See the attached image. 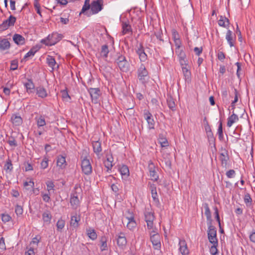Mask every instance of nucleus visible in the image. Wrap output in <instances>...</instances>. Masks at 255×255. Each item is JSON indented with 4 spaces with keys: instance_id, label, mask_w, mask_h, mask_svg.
I'll return each instance as SVG.
<instances>
[{
    "instance_id": "29",
    "label": "nucleus",
    "mask_w": 255,
    "mask_h": 255,
    "mask_svg": "<svg viewBox=\"0 0 255 255\" xmlns=\"http://www.w3.org/2000/svg\"><path fill=\"white\" fill-rule=\"evenodd\" d=\"M24 86L28 93L30 94L34 92L35 86L31 80H28V82L24 84Z\"/></svg>"
},
{
    "instance_id": "20",
    "label": "nucleus",
    "mask_w": 255,
    "mask_h": 255,
    "mask_svg": "<svg viewBox=\"0 0 255 255\" xmlns=\"http://www.w3.org/2000/svg\"><path fill=\"white\" fill-rule=\"evenodd\" d=\"M122 33L123 35H125L127 34H132V29L131 26L128 23L126 22H123L122 23Z\"/></svg>"
},
{
    "instance_id": "6",
    "label": "nucleus",
    "mask_w": 255,
    "mask_h": 255,
    "mask_svg": "<svg viewBox=\"0 0 255 255\" xmlns=\"http://www.w3.org/2000/svg\"><path fill=\"white\" fill-rule=\"evenodd\" d=\"M103 0H96L92 1L91 5V10L92 14H96L102 9Z\"/></svg>"
},
{
    "instance_id": "52",
    "label": "nucleus",
    "mask_w": 255,
    "mask_h": 255,
    "mask_svg": "<svg viewBox=\"0 0 255 255\" xmlns=\"http://www.w3.org/2000/svg\"><path fill=\"white\" fill-rule=\"evenodd\" d=\"M218 244H213V246H212L210 248V251L211 254L212 255H216L218 253V250L217 249V246Z\"/></svg>"
},
{
    "instance_id": "8",
    "label": "nucleus",
    "mask_w": 255,
    "mask_h": 255,
    "mask_svg": "<svg viewBox=\"0 0 255 255\" xmlns=\"http://www.w3.org/2000/svg\"><path fill=\"white\" fill-rule=\"evenodd\" d=\"M136 52L141 61L144 62L146 60L147 56L144 52V47L141 43H139L137 46Z\"/></svg>"
},
{
    "instance_id": "61",
    "label": "nucleus",
    "mask_w": 255,
    "mask_h": 255,
    "mask_svg": "<svg viewBox=\"0 0 255 255\" xmlns=\"http://www.w3.org/2000/svg\"><path fill=\"white\" fill-rule=\"evenodd\" d=\"M203 48L202 47H196L194 48V51L195 52L196 55L197 56H199L202 52Z\"/></svg>"
},
{
    "instance_id": "17",
    "label": "nucleus",
    "mask_w": 255,
    "mask_h": 255,
    "mask_svg": "<svg viewBox=\"0 0 255 255\" xmlns=\"http://www.w3.org/2000/svg\"><path fill=\"white\" fill-rule=\"evenodd\" d=\"M126 219L128 221L127 227L130 230H132L136 227V223L133 216L126 217Z\"/></svg>"
},
{
    "instance_id": "5",
    "label": "nucleus",
    "mask_w": 255,
    "mask_h": 255,
    "mask_svg": "<svg viewBox=\"0 0 255 255\" xmlns=\"http://www.w3.org/2000/svg\"><path fill=\"white\" fill-rule=\"evenodd\" d=\"M81 168L83 173L89 175L92 172V167L89 159L85 157L81 161Z\"/></svg>"
},
{
    "instance_id": "47",
    "label": "nucleus",
    "mask_w": 255,
    "mask_h": 255,
    "mask_svg": "<svg viewBox=\"0 0 255 255\" xmlns=\"http://www.w3.org/2000/svg\"><path fill=\"white\" fill-rule=\"evenodd\" d=\"M48 166V159L45 157L40 163V167L42 169H46Z\"/></svg>"
},
{
    "instance_id": "53",
    "label": "nucleus",
    "mask_w": 255,
    "mask_h": 255,
    "mask_svg": "<svg viewBox=\"0 0 255 255\" xmlns=\"http://www.w3.org/2000/svg\"><path fill=\"white\" fill-rule=\"evenodd\" d=\"M252 199L249 193H247L244 197V201L247 206H248L249 204H251Z\"/></svg>"
},
{
    "instance_id": "25",
    "label": "nucleus",
    "mask_w": 255,
    "mask_h": 255,
    "mask_svg": "<svg viewBox=\"0 0 255 255\" xmlns=\"http://www.w3.org/2000/svg\"><path fill=\"white\" fill-rule=\"evenodd\" d=\"M57 165L61 169H64L66 166V162L65 157L60 155L57 157Z\"/></svg>"
},
{
    "instance_id": "38",
    "label": "nucleus",
    "mask_w": 255,
    "mask_h": 255,
    "mask_svg": "<svg viewBox=\"0 0 255 255\" xmlns=\"http://www.w3.org/2000/svg\"><path fill=\"white\" fill-rule=\"evenodd\" d=\"M158 140L162 147H166L168 146L167 139L162 135H159Z\"/></svg>"
},
{
    "instance_id": "46",
    "label": "nucleus",
    "mask_w": 255,
    "mask_h": 255,
    "mask_svg": "<svg viewBox=\"0 0 255 255\" xmlns=\"http://www.w3.org/2000/svg\"><path fill=\"white\" fill-rule=\"evenodd\" d=\"M182 72L185 77V80L189 79L190 77V72L186 67L182 66Z\"/></svg>"
},
{
    "instance_id": "13",
    "label": "nucleus",
    "mask_w": 255,
    "mask_h": 255,
    "mask_svg": "<svg viewBox=\"0 0 255 255\" xmlns=\"http://www.w3.org/2000/svg\"><path fill=\"white\" fill-rule=\"evenodd\" d=\"M144 115V118L148 123V128L149 129H153L154 126V121L152 118V115L148 112L145 113Z\"/></svg>"
},
{
    "instance_id": "11",
    "label": "nucleus",
    "mask_w": 255,
    "mask_h": 255,
    "mask_svg": "<svg viewBox=\"0 0 255 255\" xmlns=\"http://www.w3.org/2000/svg\"><path fill=\"white\" fill-rule=\"evenodd\" d=\"M16 21V18L13 15H10L9 18L4 20L1 24V27L5 29H7L10 26H13Z\"/></svg>"
},
{
    "instance_id": "43",
    "label": "nucleus",
    "mask_w": 255,
    "mask_h": 255,
    "mask_svg": "<svg viewBox=\"0 0 255 255\" xmlns=\"http://www.w3.org/2000/svg\"><path fill=\"white\" fill-rule=\"evenodd\" d=\"M65 224V221L61 218L59 219L56 224L57 230L61 231L64 227Z\"/></svg>"
},
{
    "instance_id": "36",
    "label": "nucleus",
    "mask_w": 255,
    "mask_h": 255,
    "mask_svg": "<svg viewBox=\"0 0 255 255\" xmlns=\"http://www.w3.org/2000/svg\"><path fill=\"white\" fill-rule=\"evenodd\" d=\"M151 193L152 197L154 201H158L157 198V194L156 192V188L155 185L153 184L150 186Z\"/></svg>"
},
{
    "instance_id": "58",
    "label": "nucleus",
    "mask_w": 255,
    "mask_h": 255,
    "mask_svg": "<svg viewBox=\"0 0 255 255\" xmlns=\"http://www.w3.org/2000/svg\"><path fill=\"white\" fill-rule=\"evenodd\" d=\"M0 249L2 250H5L6 249V247L4 242V239L3 237H1L0 239Z\"/></svg>"
},
{
    "instance_id": "54",
    "label": "nucleus",
    "mask_w": 255,
    "mask_h": 255,
    "mask_svg": "<svg viewBox=\"0 0 255 255\" xmlns=\"http://www.w3.org/2000/svg\"><path fill=\"white\" fill-rule=\"evenodd\" d=\"M15 212L17 216L22 215L23 213V209L22 207L19 205H17L15 207Z\"/></svg>"
},
{
    "instance_id": "3",
    "label": "nucleus",
    "mask_w": 255,
    "mask_h": 255,
    "mask_svg": "<svg viewBox=\"0 0 255 255\" xmlns=\"http://www.w3.org/2000/svg\"><path fill=\"white\" fill-rule=\"evenodd\" d=\"M208 237L209 242L212 244H218L217 238V231L214 226L212 225L211 223L208 226Z\"/></svg>"
},
{
    "instance_id": "21",
    "label": "nucleus",
    "mask_w": 255,
    "mask_h": 255,
    "mask_svg": "<svg viewBox=\"0 0 255 255\" xmlns=\"http://www.w3.org/2000/svg\"><path fill=\"white\" fill-rule=\"evenodd\" d=\"M10 46V42L7 39H3L0 40V50H8Z\"/></svg>"
},
{
    "instance_id": "44",
    "label": "nucleus",
    "mask_w": 255,
    "mask_h": 255,
    "mask_svg": "<svg viewBox=\"0 0 255 255\" xmlns=\"http://www.w3.org/2000/svg\"><path fill=\"white\" fill-rule=\"evenodd\" d=\"M90 0H85L84 4L82 8L80 14L84 13L86 11L89 9L90 8Z\"/></svg>"
},
{
    "instance_id": "32",
    "label": "nucleus",
    "mask_w": 255,
    "mask_h": 255,
    "mask_svg": "<svg viewBox=\"0 0 255 255\" xmlns=\"http://www.w3.org/2000/svg\"><path fill=\"white\" fill-rule=\"evenodd\" d=\"M229 20L225 16H221L218 21V24L222 27H226L229 24Z\"/></svg>"
},
{
    "instance_id": "24",
    "label": "nucleus",
    "mask_w": 255,
    "mask_h": 255,
    "mask_svg": "<svg viewBox=\"0 0 255 255\" xmlns=\"http://www.w3.org/2000/svg\"><path fill=\"white\" fill-rule=\"evenodd\" d=\"M92 146L94 152L99 155L102 151L101 143L99 141H95L92 142Z\"/></svg>"
},
{
    "instance_id": "63",
    "label": "nucleus",
    "mask_w": 255,
    "mask_h": 255,
    "mask_svg": "<svg viewBox=\"0 0 255 255\" xmlns=\"http://www.w3.org/2000/svg\"><path fill=\"white\" fill-rule=\"evenodd\" d=\"M50 194H42V199L45 202H49L50 200V197L49 196Z\"/></svg>"
},
{
    "instance_id": "22",
    "label": "nucleus",
    "mask_w": 255,
    "mask_h": 255,
    "mask_svg": "<svg viewBox=\"0 0 255 255\" xmlns=\"http://www.w3.org/2000/svg\"><path fill=\"white\" fill-rule=\"evenodd\" d=\"M14 42L17 45H23L25 43V38L21 35L15 34L13 36Z\"/></svg>"
},
{
    "instance_id": "16",
    "label": "nucleus",
    "mask_w": 255,
    "mask_h": 255,
    "mask_svg": "<svg viewBox=\"0 0 255 255\" xmlns=\"http://www.w3.org/2000/svg\"><path fill=\"white\" fill-rule=\"evenodd\" d=\"M120 172L122 176V178L123 179H126L129 176V172L128 167L127 165H123L119 168Z\"/></svg>"
},
{
    "instance_id": "9",
    "label": "nucleus",
    "mask_w": 255,
    "mask_h": 255,
    "mask_svg": "<svg viewBox=\"0 0 255 255\" xmlns=\"http://www.w3.org/2000/svg\"><path fill=\"white\" fill-rule=\"evenodd\" d=\"M80 215L75 212L71 214L70 225L75 228L79 226V222L80 221Z\"/></svg>"
},
{
    "instance_id": "2",
    "label": "nucleus",
    "mask_w": 255,
    "mask_h": 255,
    "mask_svg": "<svg viewBox=\"0 0 255 255\" xmlns=\"http://www.w3.org/2000/svg\"><path fill=\"white\" fill-rule=\"evenodd\" d=\"M150 241L155 250H160L161 248L160 236L156 231H153V233H150Z\"/></svg>"
},
{
    "instance_id": "62",
    "label": "nucleus",
    "mask_w": 255,
    "mask_h": 255,
    "mask_svg": "<svg viewBox=\"0 0 255 255\" xmlns=\"http://www.w3.org/2000/svg\"><path fill=\"white\" fill-rule=\"evenodd\" d=\"M34 7L36 11V12L38 14H39L41 16H42L41 13V11H40V6L39 4L37 2H34Z\"/></svg>"
},
{
    "instance_id": "51",
    "label": "nucleus",
    "mask_w": 255,
    "mask_h": 255,
    "mask_svg": "<svg viewBox=\"0 0 255 255\" xmlns=\"http://www.w3.org/2000/svg\"><path fill=\"white\" fill-rule=\"evenodd\" d=\"M146 223L147 229L151 231L150 233H152L153 231H157V229L153 227V221H148V222H146Z\"/></svg>"
},
{
    "instance_id": "23",
    "label": "nucleus",
    "mask_w": 255,
    "mask_h": 255,
    "mask_svg": "<svg viewBox=\"0 0 255 255\" xmlns=\"http://www.w3.org/2000/svg\"><path fill=\"white\" fill-rule=\"evenodd\" d=\"M36 93L39 97L44 98L47 96L46 89L43 87H38L36 88Z\"/></svg>"
},
{
    "instance_id": "57",
    "label": "nucleus",
    "mask_w": 255,
    "mask_h": 255,
    "mask_svg": "<svg viewBox=\"0 0 255 255\" xmlns=\"http://www.w3.org/2000/svg\"><path fill=\"white\" fill-rule=\"evenodd\" d=\"M11 219V217L8 214H2L1 220L3 222H7Z\"/></svg>"
},
{
    "instance_id": "60",
    "label": "nucleus",
    "mask_w": 255,
    "mask_h": 255,
    "mask_svg": "<svg viewBox=\"0 0 255 255\" xmlns=\"http://www.w3.org/2000/svg\"><path fill=\"white\" fill-rule=\"evenodd\" d=\"M24 164L25 166V170L26 171H31L33 170L32 165L30 163L28 162H25Z\"/></svg>"
},
{
    "instance_id": "30",
    "label": "nucleus",
    "mask_w": 255,
    "mask_h": 255,
    "mask_svg": "<svg viewBox=\"0 0 255 255\" xmlns=\"http://www.w3.org/2000/svg\"><path fill=\"white\" fill-rule=\"evenodd\" d=\"M109 53V47L107 44L102 46L100 51L101 56L106 59L108 57Z\"/></svg>"
},
{
    "instance_id": "35",
    "label": "nucleus",
    "mask_w": 255,
    "mask_h": 255,
    "mask_svg": "<svg viewBox=\"0 0 255 255\" xmlns=\"http://www.w3.org/2000/svg\"><path fill=\"white\" fill-rule=\"evenodd\" d=\"M87 235L89 237V238L92 240H95L97 238V235L94 229H87Z\"/></svg>"
},
{
    "instance_id": "14",
    "label": "nucleus",
    "mask_w": 255,
    "mask_h": 255,
    "mask_svg": "<svg viewBox=\"0 0 255 255\" xmlns=\"http://www.w3.org/2000/svg\"><path fill=\"white\" fill-rule=\"evenodd\" d=\"M179 251L182 255H187L189 254L187 245L185 240H180L179 242Z\"/></svg>"
},
{
    "instance_id": "28",
    "label": "nucleus",
    "mask_w": 255,
    "mask_h": 255,
    "mask_svg": "<svg viewBox=\"0 0 255 255\" xmlns=\"http://www.w3.org/2000/svg\"><path fill=\"white\" fill-rule=\"evenodd\" d=\"M70 203L75 208H76L79 204V200L77 195V192L73 194L70 199Z\"/></svg>"
},
{
    "instance_id": "33",
    "label": "nucleus",
    "mask_w": 255,
    "mask_h": 255,
    "mask_svg": "<svg viewBox=\"0 0 255 255\" xmlns=\"http://www.w3.org/2000/svg\"><path fill=\"white\" fill-rule=\"evenodd\" d=\"M167 105L170 109L174 111L175 110V104L173 98L171 96L168 97L167 99Z\"/></svg>"
},
{
    "instance_id": "4",
    "label": "nucleus",
    "mask_w": 255,
    "mask_h": 255,
    "mask_svg": "<svg viewBox=\"0 0 255 255\" xmlns=\"http://www.w3.org/2000/svg\"><path fill=\"white\" fill-rule=\"evenodd\" d=\"M116 62L120 69L123 72H127L129 69V63L123 55H120L116 59Z\"/></svg>"
},
{
    "instance_id": "41",
    "label": "nucleus",
    "mask_w": 255,
    "mask_h": 255,
    "mask_svg": "<svg viewBox=\"0 0 255 255\" xmlns=\"http://www.w3.org/2000/svg\"><path fill=\"white\" fill-rule=\"evenodd\" d=\"M4 168L6 171H11L12 170L13 166H12V164L11 163V161L10 159L8 158L6 160V163L4 164Z\"/></svg>"
},
{
    "instance_id": "15",
    "label": "nucleus",
    "mask_w": 255,
    "mask_h": 255,
    "mask_svg": "<svg viewBox=\"0 0 255 255\" xmlns=\"http://www.w3.org/2000/svg\"><path fill=\"white\" fill-rule=\"evenodd\" d=\"M176 52L178 53V56L180 64L182 66H186L187 63H186V56L185 52L182 50L180 49L178 50V51H176Z\"/></svg>"
},
{
    "instance_id": "48",
    "label": "nucleus",
    "mask_w": 255,
    "mask_h": 255,
    "mask_svg": "<svg viewBox=\"0 0 255 255\" xmlns=\"http://www.w3.org/2000/svg\"><path fill=\"white\" fill-rule=\"evenodd\" d=\"M23 185H24V187L27 190H29L33 187L34 183L33 181L30 180L29 181L24 182Z\"/></svg>"
},
{
    "instance_id": "50",
    "label": "nucleus",
    "mask_w": 255,
    "mask_h": 255,
    "mask_svg": "<svg viewBox=\"0 0 255 255\" xmlns=\"http://www.w3.org/2000/svg\"><path fill=\"white\" fill-rule=\"evenodd\" d=\"M37 124L38 127H43L46 125L45 121L42 116L37 120Z\"/></svg>"
},
{
    "instance_id": "18",
    "label": "nucleus",
    "mask_w": 255,
    "mask_h": 255,
    "mask_svg": "<svg viewBox=\"0 0 255 255\" xmlns=\"http://www.w3.org/2000/svg\"><path fill=\"white\" fill-rule=\"evenodd\" d=\"M220 160L221 162L222 165L223 167H226L227 165V161L229 160V157L227 151H225L224 152L220 153Z\"/></svg>"
},
{
    "instance_id": "45",
    "label": "nucleus",
    "mask_w": 255,
    "mask_h": 255,
    "mask_svg": "<svg viewBox=\"0 0 255 255\" xmlns=\"http://www.w3.org/2000/svg\"><path fill=\"white\" fill-rule=\"evenodd\" d=\"M46 184L47 186V190L48 191L49 194H50V191L51 190H54V188L55 187L54 182L52 181H48L46 182Z\"/></svg>"
},
{
    "instance_id": "56",
    "label": "nucleus",
    "mask_w": 255,
    "mask_h": 255,
    "mask_svg": "<svg viewBox=\"0 0 255 255\" xmlns=\"http://www.w3.org/2000/svg\"><path fill=\"white\" fill-rule=\"evenodd\" d=\"M17 61L15 60L11 61L10 64V69L12 70H15L17 69Z\"/></svg>"
},
{
    "instance_id": "34",
    "label": "nucleus",
    "mask_w": 255,
    "mask_h": 255,
    "mask_svg": "<svg viewBox=\"0 0 255 255\" xmlns=\"http://www.w3.org/2000/svg\"><path fill=\"white\" fill-rule=\"evenodd\" d=\"M204 207L205 208V215L207 217V219L208 221H210V223H211V212L210 211V208L208 206V204L207 203H205L204 204Z\"/></svg>"
},
{
    "instance_id": "27",
    "label": "nucleus",
    "mask_w": 255,
    "mask_h": 255,
    "mask_svg": "<svg viewBox=\"0 0 255 255\" xmlns=\"http://www.w3.org/2000/svg\"><path fill=\"white\" fill-rule=\"evenodd\" d=\"M52 219V215L49 211H46L42 214V219L44 223L49 224Z\"/></svg>"
},
{
    "instance_id": "55",
    "label": "nucleus",
    "mask_w": 255,
    "mask_h": 255,
    "mask_svg": "<svg viewBox=\"0 0 255 255\" xmlns=\"http://www.w3.org/2000/svg\"><path fill=\"white\" fill-rule=\"evenodd\" d=\"M154 35L156 37L157 39H158L161 41H163V40L162 38V33L161 29H159L158 31L155 32Z\"/></svg>"
},
{
    "instance_id": "10",
    "label": "nucleus",
    "mask_w": 255,
    "mask_h": 255,
    "mask_svg": "<svg viewBox=\"0 0 255 255\" xmlns=\"http://www.w3.org/2000/svg\"><path fill=\"white\" fill-rule=\"evenodd\" d=\"M88 91L91 97L92 101L97 103L100 94V90L99 88H90Z\"/></svg>"
},
{
    "instance_id": "12",
    "label": "nucleus",
    "mask_w": 255,
    "mask_h": 255,
    "mask_svg": "<svg viewBox=\"0 0 255 255\" xmlns=\"http://www.w3.org/2000/svg\"><path fill=\"white\" fill-rule=\"evenodd\" d=\"M117 244L118 246L121 248L124 249L127 245V239L123 233H120L117 238Z\"/></svg>"
},
{
    "instance_id": "7",
    "label": "nucleus",
    "mask_w": 255,
    "mask_h": 255,
    "mask_svg": "<svg viewBox=\"0 0 255 255\" xmlns=\"http://www.w3.org/2000/svg\"><path fill=\"white\" fill-rule=\"evenodd\" d=\"M148 169L151 179L153 181H157L158 176L155 171V165L151 161L148 163Z\"/></svg>"
},
{
    "instance_id": "59",
    "label": "nucleus",
    "mask_w": 255,
    "mask_h": 255,
    "mask_svg": "<svg viewBox=\"0 0 255 255\" xmlns=\"http://www.w3.org/2000/svg\"><path fill=\"white\" fill-rule=\"evenodd\" d=\"M172 35L174 40L180 39L178 33L177 32L176 30L173 29L172 30Z\"/></svg>"
},
{
    "instance_id": "37",
    "label": "nucleus",
    "mask_w": 255,
    "mask_h": 255,
    "mask_svg": "<svg viewBox=\"0 0 255 255\" xmlns=\"http://www.w3.org/2000/svg\"><path fill=\"white\" fill-rule=\"evenodd\" d=\"M47 63L49 67H51L52 69H54V66L56 64L55 59L51 56L48 55L46 58Z\"/></svg>"
},
{
    "instance_id": "40",
    "label": "nucleus",
    "mask_w": 255,
    "mask_h": 255,
    "mask_svg": "<svg viewBox=\"0 0 255 255\" xmlns=\"http://www.w3.org/2000/svg\"><path fill=\"white\" fill-rule=\"evenodd\" d=\"M11 121L13 124H14L16 126H18L22 123V120L20 117L13 115L11 117Z\"/></svg>"
},
{
    "instance_id": "42",
    "label": "nucleus",
    "mask_w": 255,
    "mask_h": 255,
    "mask_svg": "<svg viewBox=\"0 0 255 255\" xmlns=\"http://www.w3.org/2000/svg\"><path fill=\"white\" fill-rule=\"evenodd\" d=\"M37 49L35 47H32L24 56L23 59L25 60L27 58L33 56L37 52Z\"/></svg>"
},
{
    "instance_id": "26",
    "label": "nucleus",
    "mask_w": 255,
    "mask_h": 255,
    "mask_svg": "<svg viewBox=\"0 0 255 255\" xmlns=\"http://www.w3.org/2000/svg\"><path fill=\"white\" fill-rule=\"evenodd\" d=\"M113 158L112 156H107L106 160L104 161V165L107 168V171L111 170L112 167L113 166Z\"/></svg>"
},
{
    "instance_id": "1",
    "label": "nucleus",
    "mask_w": 255,
    "mask_h": 255,
    "mask_svg": "<svg viewBox=\"0 0 255 255\" xmlns=\"http://www.w3.org/2000/svg\"><path fill=\"white\" fill-rule=\"evenodd\" d=\"M137 77L142 84L145 83L148 79V72L143 64H141L138 69Z\"/></svg>"
},
{
    "instance_id": "49",
    "label": "nucleus",
    "mask_w": 255,
    "mask_h": 255,
    "mask_svg": "<svg viewBox=\"0 0 255 255\" xmlns=\"http://www.w3.org/2000/svg\"><path fill=\"white\" fill-rule=\"evenodd\" d=\"M101 251H104L107 250V241L105 238H102L101 239Z\"/></svg>"
},
{
    "instance_id": "31",
    "label": "nucleus",
    "mask_w": 255,
    "mask_h": 255,
    "mask_svg": "<svg viewBox=\"0 0 255 255\" xmlns=\"http://www.w3.org/2000/svg\"><path fill=\"white\" fill-rule=\"evenodd\" d=\"M226 39H227L231 47L234 46V39L232 36V32L230 30L227 31L226 35Z\"/></svg>"
},
{
    "instance_id": "39",
    "label": "nucleus",
    "mask_w": 255,
    "mask_h": 255,
    "mask_svg": "<svg viewBox=\"0 0 255 255\" xmlns=\"http://www.w3.org/2000/svg\"><path fill=\"white\" fill-rule=\"evenodd\" d=\"M144 218L146 222H148V221H153L154 219L153 213L151 212H145L144 213Z\"/></svg>"
},
{
    "instance_id": "19",
    "label": "nucleus",
    "mask_w": 255,
    "mask_h": 255,
    "mask_svg": "<svg viewBox=\"0 0 255 255\" xmlns=\"http://www.w3.org/2000/svg\"><path fill=\"white\" fill-rule=\"evenodd\" d=\"M239 120L238 116L235 113H233L232 115L228 118L227 125L228 127H231L233 124L238 121Z\"/></svg>"
},
{
    "instance_id": "64",
    "label": "nucleus",
    "mask_w": 255,
    "mask_h": 255,
    "mask_svg": "<svg viewBox=\"0 0 255 255\" xmlns=\"http://www.w3.org/2000/svg\"><path fill=\"white\" fill-rule=\"evenodd\" d=\"M235 174V171L233 169H231L226 172V175L228 178H233Z\"/></svg>"
}]
</instances>
